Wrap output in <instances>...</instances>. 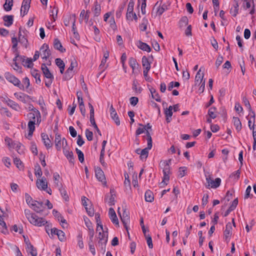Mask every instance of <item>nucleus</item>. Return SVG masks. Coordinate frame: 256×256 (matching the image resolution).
Segmentation results:
<instances>
[{
  "instance_id": "obj_56",
  "label": "nucleus",
  "mask_w": 256,
  "mask_h": 256,
  "mask_svg": "<svg viewBox=\"0 0 256 256\" xmlns=\"http://www.w3.org/2000/svg\"><path fill=\"white\" fill-rule=\"evenodd\" d=\"M57 236L59 240L61 242H64L66 240L64 233L61 230H60L58 232L57 234Z\"/></svg>"
},
{
  "instance_id": "obj_30",
  "label": "nucleus",
  "mask_w": 256,
  "mask_h": 256,
  "mask_svg": "<svg viewBox=\"0 0 256 256\" xmlns=\"http://www.w3.org/2000/svg\"><path fill=\"white\" fill-rule=\"evenodd\" d=\"M172 106H170L168 108H166L164 110V114L166 115V120L167 122H170L172 120L171 117L172 115Z\"/></svg>"
},
{
  "instance_id": "obj_39",
  "label": "nucleus",
  "mask_w": 256,
  "mask_h": 256,
  "mask_svg": "<svg viewBox=\"0 0 256 256\" xmlns=\"http://www.w3.org/2000/svg\"><path fill=\"white\" fill-rule=\"evenodd\" d=\"M238 10H239V5H236L234 4L233 5V6L230 8V14L236 17L238 12Z\"/></svg>"
},
{
  "instance_id": "obj_19",
  "label": "nucleus",
  "mask_w": 256,
  "mask_h": 256,
  "mask_svg": "<svg viewBox=\"0 0 256 256\" xmlns=\"http://www.w3.org/2000/svg\"><path fill=\"white\" fill-rule=\"evenodd\" d=\"M110 115L111 118L113 120L116 124L117 126H119L120 124V120L119 118L116 111V110L114 108L112 105L110 107Z\"/></svg>"
},
{
  "instance_id": "obj_55",
  "label": "nucleus",
  "mask_w": 256,
  "mask_h": 256,
  "mask_svg": "<svg viewBox=\"0 0 256 256\" xmlns=\"http://www.w3.org/2000/svg\"><path fill=\"white\" fill-rule=\"evenodd\" d=\"M150 68V65H146V67L145 70H144V76L146 80H149L150 78L148 76V72Z\"/></svg>"
},
{
  "instance_id": "obj_29",
  "label": "nucleus",
  "mask_w": 256,
  "mask_h": 256,
  "mask_svg": "<svg viewBox=\"0 0 256 256\" xmlns=\"http://www.w3.org/2000/svg\"><path fill=\"white\" fill-rule=\"evenodd\" d=\"M54 46L56 50L63 52L66 51V49L63 48L61 42L58 38H54Z\"/></svg>"
},
{
  "instance_id": "obj_24",
  "label": "nucleus",
  "mask_w": 256,
  "mask_h": 256,
  "mask_svg": "<svg viewBox=\"0 0 256 256\" xmlns=\"http://www.w3.org/2000/svg\"><path fill=\"white\" fill-rule=\"evenodd\" d=\"M2 20L4 21V25L7 27H10L13 24L14 16L5 15L2 17Z\"/></svg>"
},
{
  "instance_id": "obj_12",
  "label": "nucleus",
  "mask_w": 256,
  "mask_h": 256,
  "mask_svg": "<svg viewBox=\"0 0 256 256\" xmlns=\"http://www.w3.org/2000/svg\"><path fill=\"white\" fill-rule=\"evenodd\" d=\"M36 184L38 188L40 190H46L48 188V182L44 177L38 178Z\"/></svg>"
},
{
  "instance_id": "obj_64",
  "label": "nucleus",
  "mask_w": 256,
  "mask_h": 256,
  "mask_svg": "<svg viewBox=\"0 0 256 256\" xmlns=\"http://www.w3.org/2000/svg\"><path fill=\"white\" fill-rule=\"evenodd\" d=\"M1 110L2 114H5L8 117H10L12 116L11 112L6 108H2Z\"/></svg>"
},
{
  "instance_id": "obj_61",
  "label": "nucleus",
  "mask_w": 256,
  "mask_h": 256,
  "mask_svg": "<svg viewBox=\"0 0 256 256\" xmlns=\"http://www.w3.org/2000/svg\"><path fill=\"white\" fill-rule=\"evenodd\" d=\"M88 235H89V240H90L91 242H93V238L94 236V230L93 228L88 229Z\"/></svg>"
},
{
  "instance_id": "obj_41",
  "label": "nucleus",
  "mask_w": 256,
  "mask_h": 256,
  "mask_svg": "<svg viewBox=\"0 0 256 256\" xmlns=\"http://www.w3.org/2000/svg\"><path fill=\"white\" fill-rule=\"evenodd\" d=\"M138 47L141 50L146 51L148 52H150L151 50L150 46L148 44L142 42H140Z\"/></svg>"
},
{
  "instance_id": "obj_11",
  "label": "nucleus",
  "mask_w": 256,
  "mask_h": 256,
  "mask_svg": "<svg viewBox=\"0 0 256 256\" xmlns=\"http://www.w3.org/2000/svg\"><path fill=\"white\" fill-rule=\"evenodd\" d=\"M40 55L43 60H46L50 55V51L48 44H44L40 49Z\"/></svg>"
},
{
  "instance_id": "obj_21",
  "label": "nucleus",
  "mask_w": 256,
  "mask_h": 256,
  "mask_svg": "<svg viewBox=\"0 0 256 256\" xmlns=\"http://www.w3.org/2000/svg\"><path fill=\"white\" fill-rule=\"evenodd\" d=\"M4 140L6 144L10 148H20L21 146L20 143L14 142L11 138L8 137H6Z\"/></svg>"
},
{
  "instance_id": "obj_2",
  "label": "nucleus",
  "mask_w": 256,
  "mask_h": 256,
  "mask_svg": "<svg viewBox=\"0 0 256 256\" xmlns=\"http://www.w3.org/2000/svg\"><path fill=\"white\" fill-rule=\"evenodd\" d=\"M24 214L29 222L34 226H41L47 223L45 219L38 217L34 214L32 213L29 210H25Z\"/></svg>"
},
{
  "instance_id": "obj_6",
  "label": "nucleus",
  "mask_w": 256,
  "mask_h": 256,
  "mask_svg": "<svg viewBox=\"0 0 256 256\" xmlns=\"http://www.w3.org/2000/svg\"><path fill=\"white\" fill-rule=\"evenodd\" d=\"M96 231L98 232V238L100 239L99 242L102 244H106L108 241L107 232H104L103 230L102 225L100 223H98Z\"/></svg>"
},
{
  "instance_id": "obj_34",
  "label": "nucleus",
  "mask_w": 256,
  "mask_h": 256,
  "mask_svg": "<svg viewBox=\"0 0 256 256\" xmlns=\"http://www.w3.org/2000/svg\"><path fill=\"white\" fill-rule=\"evenodd\" d=\"M40 56V50L39 51L36 50L32 58H26V64H32V62L37 60L39 58Z\"/></svg>"
},
{
  "instance_id": "obj_52",
  "label": "nucleus",
  "mask_w": 256,
  "mask_h": 256,
  "mask_svg": "<svg viewBox=\"0 0 256 256\" xmlns=\"http://www.w3.org/2000/svg\"><path fill=\"white\" fill-rule=\"evenodd\" d=\"M34 174L38 178H42V171L40 166L36 167Z\"/></svg>"
},
{
  "instance_id": "obj_10",
  "label": "nucleus",
  "mask_w": 256,
  "mask_h": 256,
  "mask_svg": "<svg viewBox=\"0 0 256 256\" xmlns=\"http://www.w3.org/2000/svg\"><path fill=\"white\" fill-rule=\"evenodd\" d=\"M118 212L120 216L121 220L122 222L124 228L128 230V225L130 223L129 212L126 210V208L124 210L122 214H120V213L119 212V210H118Z\"/></svg>"
},
{
  "instance_id": "obj_28",
  "label": "nucleus",
  "mask_w": 256,
  "mask_h": 256,
  "mask_svg": "<svg viewBox=\"0 0 256 256\" xmlns=\"http://www.w3.org/2000/svg\"><path fill=\"white\" fill-rule=\"evenodd\" d=\"M27 58L24 56L17 55L14 58L13 60L14 62V64H23L24 62L26 64Z\"/></svg>"
},
{
  "instance_id": "obj_22",
  "label": "nucleus",
  "mask_w": 256,
  "mask_h": 256,
  "mask_svg": "<svg viewBox=\"0 0 256 256\" xmlns=\"http://www.w3.org/2000/svg\"><path fill=\"white\" fill-rule=\"evenodd\" d=\"M108 214L112 222H113V224L118 226V220L116 216V214L115 212V211L114 210L113 208H110L109 209Z\"/></svg>"
},
{
  "instance_id": "obj_40",
  "label": "nucleus",
  "mask_w": 256,
  "mask_h": 256,
  "mask_svg": "<svg viewBox=\"0 0 256 256\" xmlns=\"http://www.w3.org/2000/svg\"><path fill=\"white\" fill-rule=\"evenodd\" d=\"M243 101H244V102L246 106L250 112L252 113V114H250L251 116L254 119V115H255L254 112L253 111H252V110L251 106H250V104L249 102V101L246 98H244Z\"/></svg>"
},
{
  "instance_id": "obj_32",
  "label": "nucleus",
  "mask_w": 256,
  "mask_h": 256,
  "mask_svg": "<svg viewBox=\"0 0 256 256\" xmlns=\"http://www.w3.org/2000/svg\"><path fill=\"white\" fill-rule=\"evenodd\" d=\"M134 10V2H132V5H130V2H129L127 9V12L126 14V19L128 20L132 21V18L131 16V13L133 12Z\"/></svg>"
},
{
  "instance_id": "obj_18",
  "label": "nucleus",
  "mask_w": 256,
  "mask_h": 256,
  "mask_svg": "<svg viewBox=\"0 0 256 256\" xmlns=\"http://www.w3.org/2000/svg\"><path fill=\"white\" fill-rule=\"evenodd\" d=\"M14 96L18 100L24 104L28 102V100H30L29 96L22 92H16L14 94Z\"/></svg>"
},
{
  "instance_id": "obj_43",
  "label": "nucleus",
  "mask_w": 256,
  "mask_h": 256,
  "mask_svg": "<svg viewBox=\"0 0 256 256\" xmlns=\"http://www.w3.org/2000/svg\"><path fill=\"white\" fill-rule=\"evenodd\" d=\"M60 177V175L58 173L56 172L54 174V185L57 188H60L62 186V184L59 182Z\"/></svg>"
},
{
  "instance_id": "obj_13",
  "label": "nucleus",
  "mask_w": 256,
  "mask_h": 256,
  "mask_svg": "<svg viewBox=\"0 0 256 256\" xmlns=\"http://www.w3.org/2000/svg\"><path fill=\"white\" fill-rule=\"evenodd\" d=\"M30 208L36 212L39 213L43 210L44 206L42 202L34 200L32 201Z\"/></svg>"
},
{
  "instance_id": "obj_25",
  "label": "nucleus",
  "mask_w": 256,
  "mask_h": 256,
  "mask_svg": "<svg viewBox=\"0 0 256 256\" xmlns=\"http://www.w3.org/2000/svg\"><path fill=\"white\" fill-rule=\"evenodd\" d=\"M6 103L8 104V106L16 111L18 112L20 109V107L18 104L10 99H8L6 100Z\"/></svg>"
},
{
  "instance_id": "obj_60",
  "label": "nucleus",
  "mask_w": 256,
  "mask_h": 256,
  "mask_svg": "<svg viewBox=\"0 0 256 256\" xmlns=\"http://www.w3.org/2000/svg\"><path fill=\"white\" fill-rule=\"evenodd\" d=\"M22 85L24 86V88H28L30 86V82L28 78L26 77L23 79Z\"/></svg>"
},
{
  "instance_id": "obj_53",
  "label": "nucleus",
  "mask_w": 256,
  "mask_h": 256,
  "mask_svg": "<svg viewBox=\"0 0 256 256\" xmlns=\"http://www.w3.org/2000/svg\"><path fill=\"white\" fill-rule=\"evenodd\" d=\"M76 152L78 156V158L80 162H82L84 161V155L83 152L78 148H76Z\"/></svg>"
},
{
  "instance_id": "obj_7",
  "label": "nucleus",
  "mask_w": 256,
  "mask_h": 256,
  "mask_svg": "<svg viewBox=\"0 0 256 256\" xmlns=\"http://www.w3.org/2000/svg\"><path fill=\"white\" fill-rule=\"evenodd\" d=\"M55 146L58 150H60L61 148L65 147L67 145V142L64 138H62L61 136L58 134H56L54 138Z\"/></svg>"
},
{
  "instance_id": "obj_9",
  "label": "nucleus",
  "mask_w": 256,
  "mask_h": 256,
  "mask_svg": "<svg viewBox=\"0 0 256 256\" xmlns=\"http://www.w3.org/2000/svg\"><path fill=\"white\" fill-rule=\"evenodd\" d=\"M232 226H235L234 218H232V224L230 222H228L226 224V230L224 232V238L227 242L230 241L232 234Z\"/></svg>"
},
{
  "instance_id": "obj_20",
  "label": "nucleus",
  "mask_w": 256,
  "mask_h": 256,
  "mask_svg": "<svg viewBox=\"0 0 256 256\" xmlns=\"http://www.w3.org/2000/svg\"><path fill=\"white\" fill-rule=\"evenodd\" d=\"M95 174L97 179L102 182L106 183V178L103 171L100 168L95 170Z\"/></svg>"
},
{
  "instance_id": "obj_26",
  "label": "nucleus",
  "mask_w": 256,
  "mask_h": 256,
  "mask_svg": "<svg viewBox=\"0 0 256 256\" xmlns=\"http://www.w3.org/2000/svg\"><path fill=\"white\" fill-rule=\"evenodd\" d=\"M26 249L28 255L30 254L31 256H37L36 250L30 243H28V246H26Z\"/></svg>"
},
{
  "instance_id": "obj_16",
  "label": "nucleus",
  "mask_w": 256,
  "mask_h": 256,
  "mask_svg": "<svg viewBox=\"0 0 256 256\" xmlns=\"http://www.w3.org/2000/svg\"><path fill=\"white\" fill-rule=\"evenodd\" d=\"M204 68L203 67H202L199 69L195 78V82L196 85L198 84H200L201 82L204 81Z\"/></svg>"
},
{
  "instance_id": "obj_15",
  "label": "nucleus",
  "mask_w": 256,
  "mask_h": 256,
  "mask_svg": "<svg viewBox=\"0 0 256 256\" xmlns=\"http://www.w3.org/2000/svg\"><path fill=\"white\" fill-rule=\"evenodd\" d=\"M162 2H158L154 7V10H156V14L158 16H161L166 9V6L165 4L162 5Z\"/></svg>"
},
{
  "instance_id": "obj_45",
  "label": "nucleus",
  "mask_w": 256,
  "mask_h": 256,
  "mask_svg": "<svg viewBox=\"0 0 256 256\" xmlns=\"http://www.w3.org/2000/svg\"><path fill=\"white\" fill-rule=\"evenodd\" d=\"M76 21L75 16H74L72 20V31L73 32L74 37L77 38L79 36V34L76 30Z\"/></svg>"
},
{
  "instance_id": "obj_51",
  "label": "nucleus",
  "mask_w": 256,
  "mask_h": 256,
  "mask_svg": "<svg viewBox=\"0 0 256 256\" xmlns=\"http://www.w3.org/2000/svg\"><path fill=\"white\" fill-rule=\"evenodd\" d=\"M150 92L152 95V97L153 98L155 99L157 102L160 101V98L158 94L156 92V90L154 89H152L150 90Z\"/></svg>"
},
{
  "instance_id": "obj_33",
  "label": "nucleus",
  "mask_w": 256,
  "mask_h": 256,
  "mask_svg": "<svg viewBox=\"0 0 256 256\" xmlns=\"http://www.w3.org/2000/svg\"><path fill=\"white\" fill-rule=\"evenodd\" d=\"M73 69L74 66H72V65H70L66 70V73L64 74V77L65 80H70L72 76Z\"/></svg>"
},
{
  "instance_id": "obj_3",
  "label": "nucleus",
  "mask_w": 256,
  "mask_h": 256,
  "mask_svg": "<svg viewBox=\"0 0 256 256\" xmlns=\"http://www.w3.org/2000/svg\"><path fill=\"white\" fill-rule=\"evenodd\" d=\"M170 160L168 161H164L160 163V166L163 168L164 177L162 182L160 184V186L162 187L168 184V182L169 180L170 174Z\"/></svg>"
},
{
  "instance_id": "obj_38",
  "label": "nucleus",
  "mask_w": 256,
  "mask_h": 256,
  "mask_svg": "<svg viewBox=\"0 0 256 256\" xmlns=\"http://www.w3.org/2000/svg\"><path fill=\"white\" fill-rule=\"evenodd\" d=\"M208 116L212 119L215 118L217 116L216 108L213 106L211 107L208 111Z\"/></svg>"
},
{
  "instance_id": "obj_57",
  "label": "nucleus",
  "mask_w": 256,
  "mask_h": 256,
  "mask_svg": "<svg viewBox=\"0 0 256 256\" xmlns=\"http://www.w3.org/2000/svg\"><path fill=\"white\" fill-rule=\"evenodd\" d=\"M14 162L18 168L19 169H21L22 168L23 166L22 165V162L19 158H14Z\"/></svg>"
},
{
  "instance_id": "obj_14",
  "label": "nucleus",
  "mask_w": 256,
  "mask_h": 256,
  "mask_svg": "<svg viewBox=\"0 0 256 256\" xmlns=\"http://www.w3.org/2000/svg\"><path fill=\"white\" fill-rule=\"evenodd\" d=\"M30 2L31 0H23L20 9V14L22 16H24L28 14L30 8Z\"/></svg>"
},
{
  "instance_id": "obj_54",
  "label": "nucleus",
  "mask_w": 256,
  "mask_h": 256,
  "mask_svg": "<svg viewBox=\"0 0 256 256\" xmlns=\"http://www.w3.org/2000/svg\"><path fill=\"white\" fill-rule=\"evenodd\" d=\"M86 136L88 141H91L93 138V133L92 132L89 130L86 129Z\"/></svg>"
},
{
  "instance_id": "obj_63",
  "label": "nucleus",
  "mask_w": 256,
  "mask_h": 256,
  "mask_svg": "<svg viewBox=\"0 0 256 256\" xmlns=\"http://www.w3.org/2000/svg\"><path fill=\"white\" fill-rule=\"evenodd\" d=\"M69 131L71 136L73 138H75L76 136L77 132L74 128L72 126L69 127Z\"/></svg>"
},
{
  "instance_id": "obj_62",
  "label": "nucleus",
  "mask_w": 256,
  "mask_h": 256,
  "mask_svg": "<svg viewBox=\"0 0 256 256\" xmlns=\"http://www.w3.org/2000/svg\"><path fill=\"white\" fill-rule=\"evenodd\" d=\"M152 59V58L151 57L149 58H146V56H143L142 58V64H150L152 63L151 60Z\"/></svg>"
},
{
  "instance_id": "obj_1",
  "label": "nucleus",
  "mask_w": 256,
  "mask_h": 256,
  "mask_svg": "<svg viewBox=\"0 0 256 256\" xmlns=\"http://www.w3.org/2000/svg\"><path fill=\"white\" fill-rule=\"evenodd\" d=\"M26 116L28 122V134L26 137L30 140L32 137L35 130V125H40L42 121V118L39 110L30 112L27 114Z\"/></svg>"
},
{
  "instance_id": "obj_44",
  "label": "nucleus",
  "mask_w": 256,
  "mask_h": 256,
  "mask_svg": "<svg viewBox=\"0 0 256 256\" xmlns=\"http://www.w3.org/2000/svg\"><path fill=\"white\" fill-rule=\"evenodd\" d=\"M68 61H66V62L70 63V64H78L79 62L76 58L72 55H70L68 57Z\"/></svg>"
},
{
  "instance_id": "obj_36",
  "label": "nucleus",
  "mask_w": 256,
  "mask_h": 256,
  "mask_svg": "<svg viewBox=\"0 0 256 256\" xmlns=\"http://www.w3.org/2000/svg\"><path fill=\"white\" fill-rule=\"evenodd\" d=\"M233 122L236 128L238 131L242 129V124L240 119L237 117L233 118Z\"/></svg>"
},
{
  "instance_id": "obj_23",
  "label": "nucleus",
  "mask_w": 256,
  "mask_h": 256,
  "mask_svg": "<svg viewBox=\"0 0 256 256\" xmlns=\"http://www.w3.org/2000/svg\"><path fill=\"white\" fill-rule=\"evenodd\" d=\"M41 137L42 139V141L44 142V146L47 148H52V143L51 142V140L48 138V134L45 133L41 134Z\"/></svg>"
},
{
  "instance_id": "obj_27",
  "label": "nucleus",
  "mask_w": 256,
  "mask_h": 256,
  "mask_svg": "<svg viewBox=\"0 0 256 256\" xmlns=\"http://www.w3.org/2000/svg\"><path fill=\"white\" fill-rule=\"evenodd\" d=\"M63 152L70 162H72L74 160L72 151L67 150L66 146L63 148Z\"/></svg>"
},
{
  "instance_id": "obj_31",
  "label": "nucleus",
  "mask_w": 256,
  "mask_h": 256,
  "mask_svg": "<svg viewBox=\"0 0 256 256\" xmlns=\"http://www.w3.org/2000/svg\"><path fill=\"white\" fill-rule=\"evenodd\" d=\"M31 74L32 76L36 79V82L37 84H40L41 82V80L40 78V72L38 70L34 69L31 70Z\"/></svg>"
},
{
  "instance_id": "obj_37",
  "label": "nucleus",
  "mask_w": 256,
  "mask_h": 256,
  "mask_svg": "<svg viewBox=\"0 0 256 256\" xmlns=\"http://www.w3.org/2000/svg\"><path fill=\"white\" fill-rule=\"evenodd\" d=\"M154 199V194L150 190H147L145 192V200L146 202H152Z\"/></svg>"
},
{
  "instance_id": "obj_46",
  "label": "nucleus",
  "mask_w": 256,
  "mask_h": 256,
  "mask_svg": "<svg viewBox=\"0 0 256 256\" xmlns=\"http://www.w3.org/2000/svg\"><path fill=\"white\" fill-rule=\"evenodd\" d=\"M148 20L146 18H144L142 24L140 25V28L142 31H146L147 29Z\"/></svg>"
},
{
  "instance_id": "obj_59",
  "label": "nucleus",
  "mask_w": 256,
  "mask_h": 256,
  "mask_svg": "<svg viewBox=\"0 0 256 256\" xmlns=\"http://www.w3.org/2000/svg\"><path fill=\"white\" fill-rule=\"evenodd\" d=\"M146 238L148 248H153V244L151 236H148L146 237Z\"/></svg>"
},
{
  "instance_id": "obj_17",
  "label": "nucleus",
  "mask_w": 256,
  "mask_h": 256,
  "mask_svg": "<svg viewBox=\"0 0 256 256\" xmlns=\"http://www.w3.org/2000/svg\"><path fill=\"white\" fill-rule=\"evenodd\" d=\"M152 148H148V145L147 144V147L143 150L138 148L136 150V154H140V158L142 160H145L147 158L148 154V150Z\"/></svg>"
},
{
  "instance_id": "obj_49",
  "label": "nucleus",
  "mask_w": 256,
  "mask_h": 256,
  "mask_svg": "<svg viewBox=\"0 0 256 256\" xmlns=\"http://www.w3.org/2000/svg\"><path fill=\"white\" fill-rule=\"evenodd\" d=\"M146 137L148 142V148H152V138L149 131L146 130Z\"/></svg>"
},
{
  "instance_id": "obj_50",
  "label": "nucleus",
  "mask_w": 256,
  "mask_h": 256,
  "mask_svg": "<svg viewBox=\"0 0 256 256\" xmlns=\"http://www.w3.org/2000/svg\"><path fill=\"white\" fill-rule=\"evenodd\" d=\"M19 41L20 42L22 43V44H24L26 45V44L28 43V40L27 39H26L24 36H22V34H21V32L22 30V28H20V30H19Z\"/></svg>"
},
{
  "instance_id": "obj_42",
  "label": "nucleus",
  "mask_w": 256,
  "mask_h": 256,
  "mask_svg": "<svg viewBox=\"0 0 256 256\" xmlns=\"http://www.w3.org/2000/svg\"><path fill=\"white\" fill-rule=\"evenodd\" d=\"M94 4H95V6H94V16H98L100 14L101 7H100V4H98L97 2H96Z\"/></svg>"
},
{
  "instance_id": "obj_5",
  "label": "nucleus",
  "mask_w": 256,
  "mask_h": 256,
  "mask_svg": "<svg viewBox=\"0 0 256 256\" xmlns=\"http://www.w3.org/2000/svg\"><path fill=\"white\" fill-rule=\"evenodd\" d=\"M42 70L43 74L46 78L45 80V85L46 87L50 88L54 80V76L46 66V65H42Z\"/></svg>"
},
{
  "instance_id": "obj_4",
  "label": "nucleus",
  "mask_w": 256,
  "mask_h": 256,
  "mask_svg": "<svg viewBox=\"0 0 256 256\" xmlns=\"http://www.w3.org/2000/svg\"><path fill=\"white\" fill-rule=\"evenodd\" d=\"M206 179L208 185L206 187L208 188H218L221 183V179L220 178H216L214 180H213L210 174L208 173L205 174Z\"/></svg>"
},
{
  "instance_id": "obj_8",
  "label": "nucleus",
  "mask_w": 256,
  "mask_h": 256,
  "mask_svg": "<svg viewBox=\"0 0 256 256\" xmlns=\"http://www.w3.org/2000/svg\"><path fill=\"white\" fill-rule=\"evenodd\" d=\"M6 78L15 86L18 87L20 90H24V86L21 85L20 80L8 72L5 74Z\"/></svg>"
},
{
  "instance_id": "obj_48",
  "label": "nucleus",
  "mask_w": 256,
  "mask_h": 256,
  "mask_svg": "<svg viewBox=\"0 0 256 256\" xmlns=\"http://www.w3.org/2000/svg\"><path fill=\"white\" fill-rule=\"evenodd\" d=\"M58 190L60 192V194L63 197V198L66 200H68V196L67 194V192L65 189L63 188L62 186H61L60 188H58Z\"/></svg>"
},
{
  "instance_id": "obj_35",
  "label": "nucleus",
  "mask_w": 256,
  "mask_h": 256,
  "mask_svg": "<svg viewBox=\"0 0 256 256\" xmlns=\"http://www.w3.org/2000/svg\"><path fill=\"white\" fill-rule=\"evenodd\" d=\"M12 6L13 0H6L3 7L6 11L9 12L12 10Z\"/></svg>"
},
{
  "instance_id": "obj_47",
  "label": "nucleus",
  "mask_w": 256,
  "mask_h": 256,
  "mask_svg": "<svg viewBox=\"0 0 256 256\" xmlns=\"http://www.w3.org/2000/svg\"><path fill=\"white\" fill-rule=\"evenodd\" d=\"M188 22V20L187 16H182L180 20L179 24L180 27L186 26Z\"/></svg>"
},
{
  "instance_id": "obj_58",
  "label": "nucleus",
  "mask_w": 256,
  "mask_h": 256,
  "mask_svg": "<svg viewBox=\"0 0 256 256\" xmlns=\"http://www.w3.org/2000/svg\"><path fill=\"white\" fill-rule=\"evenodd\" d=\"M186 167H181L179 169L178 175L180 177L184 176L186 174Z\"/></svg>"
}]
</instances>
